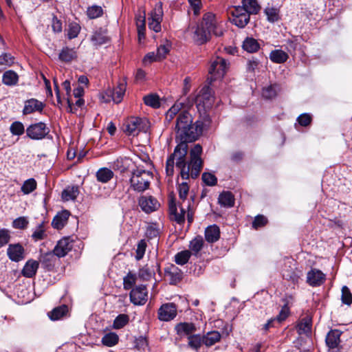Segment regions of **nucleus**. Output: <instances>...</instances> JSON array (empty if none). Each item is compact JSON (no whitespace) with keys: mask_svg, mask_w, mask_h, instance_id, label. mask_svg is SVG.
<instances>
[{"mask_svg":"<svg viewBox=\"0 0 352 352\" xmlns=\"http://www.w3.org/2000/svg\"><path fill=\"white\" fill-rule=\"evenodd\" d=\"M205 124L201 120L192 123L191 126H186L180 133H175V140L177 145L174 151L167 158L166 162V173L172 177L174 174V167L179 170V176L184 180L190 178L196 179L203 168V160L201 157L202 147L195 144L190 151L189 160H186L188 151V143L192 142L201 135Z\"/></svg>","mask_w":352,"mask_h":352,"instance_id":"obj_1","label":"nucleus"},{"mask_svg":"<svg viewBox=\"0 0 352 352\" xmlns=\"http://www.w3.org/2000/svg\"><path fill=\"white\" fill-rule=\"evenodd\" d=\"M212 34L221 36L223 35V29L221 25L217 21L215 15L208 12L204 15L201 22L197 25L193 38L198 45H202L210 39Z\"/></svg>","mask_w":352,"mask_h":352,"instance_id":"obj_2","label":"nucleus"},{"mask_svg":"<svg viewBox=\"0 0 352 352\" xmlns=\"http://www.w3.org/2000/svg\"><path fill=\"white\" fill-rule=\"evenodd\" d=\"M184 104L182 102H175L166 112V120L170 122L175 117L176 118L175 131L182 133L186 126H190L193 123L192 116L188 111L182 110Z\"/></svg>","mask_w":352,"mask_h":352,"instance_id":"obj_3","label":"nucleus"},{"mask_svg":"<svg viewBox=\"0 0 352 352\" xmlns=\"http://www.w3.org/2000/svg\"><path fill=\"white\" fill-rule=\"evenodd\" d=\"M152 178V173L149 171L141 169L134 170L130 179L131 186L135 191L144 192L149 188Z\"/></svg>","mask_w":352,"mask_h":352,"instance_id":"obj_4","label":"nucleus"},{"mask_svg":"<svg viewBox=\"0 0 352 352\" xmlns=\"http://www.w3.org/2000/svg\"><path fill=\"white\" fill-rule=\"evenodd\" d=\"M150 123L146 118L131 117L123 124V131L128 135L136 136L140 132H147Z\"/></svg>","mask_w":352,"mask_h":352,"instance_id":"obj_5","label":"nucleus"},{"mask_svg":"<svg viewBox=\"0 0 352 352\" xmlns=\"http://www.w3.org/2000/svg\"><path fill=\"white\" fill-rule=\"evenodd\" d=\"M228 68V64L223 58L216 57L212 62L209 68L210 77L208 78L209 83L211 84L212 81L221 78L226 74Z\"/></svg>","mask_w":352,"mask_h":352,"instance_id":"obj_6","label":"nucleus"},{"mask_svg":"<svg viewBox=\"0 0 352 352\" xmlns=\"http://www.w3.org/2000/svg\"><path fill=\"white\" fill-rule=\"evenodd\" d=\"M214 98L209 86L204 87L197 97V107L199 111L206 112L212 108Z\"/></svg>","mask_w":352,"mask_h":352,"instance_id":"obj_7","label":"nucleus"},{"mask_svg":"<svg viewBox=\"0 0 352 352\" xmlns=\"http://www.w3.org/2000/svg\"><path fill=\"white\" fill-rule=\"evenodd\" d=\"M230 21L240 28H244L250 21L249 14L241 6H234L229 11Z\"/></svg>","mask_w":352,"mask_h":352,"instance_id":"obj_8","label":"nucleus"},{"mask_svg":"<svg viewBox=\"0 0 352 352\" xmlns=\"http://www.w3.org/2000/svg\"><path fill=\"white\" fill-rule=\"evenodd\" d=\"M342 332L338 329L330 330L326 336L325 342L328 352H341L340 336Z\"/></svg>","mask_w":352,"mask_h":352,"instance_id":"obj_9","label":"nucleus"},{"mask_svg":"<svg viewBox=\"0 0 352 352\" xmlns=\"http://www.w3.org/2000/svg\"><path fill=\"white\" fill-rule=\"evenodd\" d=\"M50 132L49 128L42 122L31 124L26 129L27 135L32 140H41Z\"/></svg>","mask_w":352,"mask_h":352,"instance_id":"obj_10","label":"nucleus"},{"mask_svg":"<svg viewBox=\"0 0 352 352\" xmlns=\"http://www.w3.org/2000/svg\"><path fill=\"white\" fill-rule=\"evenodd\" d=\"M162 16V3H159L151 12V16L148 18V28L155 32H160Z\"/></svg>","mask_w":352,"mask_h":352,"instance_id":"obj_11","label":"nucleus"},{"mask_svg":"<svg viewBox=\"0 0 352 352\" xmlns=\"http://www.w3.org/2000/svg\"><path fill=\"white\" fill-rule=\"evenodd\" d=\"M177 307L174 303L162 305L158 310V318L162 321H170L177 316Z\"/></svg>","mask_w":352,"mask_h":352,"instance_id":"obj_12","label":"nucleus"},{"mask_svg":"<svg viewBox=\"0 0 352 352\" xmlns=\"http://www.w3.org/2000/svg\"><path fill=\"white\" fill-rule=\"evenodd\" d=\"M130 300L134 305H144L147 300L146 287L140 285L133 289L130 292Z\"/></svg>","mask_w":352,"mask_h":352,"instance_id":"obj_13","label":"nucleus"},{"mask_svg":"<svg viewBox=\"0 0 352 352\" xmlns=\"http://www.w3.org/2000/svg\"><path fill=\"white\" fill-rule=\"evenodd\" d=\"M138 203L141 209L146 213H151L153 211L157 210L160 206L157 200L151 196L141 197L139 199Z\"/></svg>","mask_w":352,"mask_h":352,"instance_id":"obj_14","label":"nucleus"},{"mask_svg":"<svg viewBox=\"0 0 352 352\" xmlns=\"http://www.w3.org/2000/svg\"><path fill=\"white\" fill-rule=\"evenodd\" d=\"M72 241L69 237H65L58 241L53 250V253L58 257L65 256L72 248Z\"/></svg>","mask_w":352,"mask_h":352,"instance_id":"obj_15","label":"nucleus"},{"mask_svg":"<svg viewBox=\"0 0 352 352\" xmlns=\"http://www.w3.org/2000/svg\"><path fill=\"white\" fill-rule=\"evenodd\" d=\"M25 250L20 243L10 244L7 250L8 258L14 262H19L24 258Z\"/></svg>","mask_w":352,"mask_h":352,"instance_id":"obj_16","label":"nucleus"},{"mask_svg":"<svg viewBox=\"0 0 352 352\" xmlns=\"http://www.w3.org/2000/svg\"><path fill=\"white\" fill-rule=\"evenodd\" d=\"M326 275L318 269H311L307 275V281L309 285L316 287L322 285L325 280Z\"/></svg>","mask_w":352,"mask_h":352,"instance_id":"obj_17","label":"nucleus"},{"mask_svg":"<svg viewBox=\"0 0 352 352\" xmlns=\"http://www.w3.org/2000/svg\"><path fill=\"white\" fill-rule=\"evenodd\" d=\"M177 333L180 336H186L188 338L195 334L197 328L193 323L181 322L175 326Z\"/></svg>","mask_w":352,"mask_h":352,"instance_id":"obj_18","label":"nucleus"},{"mask_svg":"<svg viewBox=\"0 0 352 352\" xmlns=\"http://www.w3.org/2000/svg\"><path fill=\"white\" fill-rule=\"evenodd\" d=\"M169 211L173 219L178 223L182 224L185 221V210L181 207L180 212H178L177 208L173 198L169 201Z\"/></svg>","mask_w":352,"mask_h":352,"instance_id":"obj_19","label":"nucleus"},{"mask_svg":"<svg viewBox=\"0 0 352 352\" xmlns=\"http://www.w3.org/2000/svg\"><path fill=\"white\" fill-rule=\"evenodd\" d=\"M70 213L67 210H63L58 213L52 221V226L57 230L62 229L67 223Z\"/></svg>","mask_w":352,"mask_h":352,"instance_id":"obj_20","label":"nucleus"},{"mask_svg":"<svg viewBox=\"0 0 352 352\" xmlns=\"http://www.w3.org/2000/svg\"><path fill=\"white\" fill-rule=\"evenodd\" d=\"M110 96L115 103H120L123 98L126 91V82L124 81L120 82L116 89L109 90Z\"/></svg>","mask_w":352,"mask_h":352,"instance_id":"obj_21","label":"nucleus"},{"mask_svg":"<svg viewBox=\"0 0 352 352\" xmlns=\"http://www.w3.org/2000/svg\"><path fill=\"white\" fill-rule=\"evenodd\" d=\"M220 238V230L217 225H212L205 230V239L208 243H214Z\"/></svg>","mask_w":352,"mask_h":352,"instance_id":"obj_22","label":"nucleus"},{"mask_svg":"<svg viewBox=\"0 0 352 352\" xmlns=\"http://www.w3.org/2000/svg\"><path fill=\"white\" fill-rule=\"evenodd\" d=\"M43 108V104L41 102L36 99H30L25 102V106L23 110V114H30L36 111H41Z\"/></svg>","mask_w":352,"mask_h":352,"instance_id":"obj_23","label":"nucleus"},{"mask_svg":"<svg viewBox=\"0 0 352 352\" xmlns=\"http://www.w3.org/2000/svg\"><path fill=\"white\" fill-rule=\"evenodd\" d=\"M39 263L36 261L29 260L26 262L22 270V274L27 278H32L35 276L38 268Z\"/></svg>","mask_w":352,"mask_h":352,"instance_id":"obj_24","label":"nucleus"},{"mask_svg":"<svg viewBox=\"0 0 352 352\" xmlns=\"http://www.w3.org/2000/svg\"><path fill=\"white\" fill-rule=\"evenodd\" d=\"M249 16L250 14H256L261 10V6L258 5L256 0H242V6Z\"/></svg>","mask_w":352,"mask_h":352,"instance_id":"obj_25","label":"nucleus"},{"mask_svg":"<svg viewBox=\"0 0 352 352\" xmlns=\"http://www.w3.org/2000/svg\"><path fill=\"white\" fill-rule=\"evenodd\" d=\"M166 274L169 277L171 285H176L182 279V272L175 266H172L168 270H166Z\"/></svg>","mask_w":352,"mask_h":352,"instance_id":"obj_26","label":"nucleus"},{"mask_svg":"<svg viewBox=\"0 0 352 352\" xmlns=\"http://www.w3.org/2000/svg\"><path fill=\"white\" fill-rule=\"evenodd\" d=\"M202 336L204 339V344L208 347L215 344L217 342H219L221 338L220 333L217 331L208 332L206 334Z\"/></svg>","mask_w":352,"mask_h":352,"instance_id":"obj_27","label":"nucleus"},{"mask_svg":"<svg viewBox=\"0 0 352 352\" xmlns=\"http://www.w3.org/2000/svg\"><path fill=\"white\" fill-rule=\"evenodd\" d=\"M113 172L107 168H100L96 174V179L101 183H107L113 177Z\"/></svg>","mask_w":352,"mask_h":352,"instance_id":"obj_28","label":"nucleus"},{"mask_svg":"<svg viewBox=\"0 0 352 352\" xmlns=\"http://www.w3.org/2000/svg\"><path fill=\"white\" fill-rule=\"evenodd\" d=\"M19 80L18 74L13 70L5 72L2 76V82L8 86L15 85Z\"/></svg>","mask_w":352,"mask_h":352,"instance_id":"obj_29","label":"nucleus"},{"mask_svg":"<svg viewBox=\"0 0 352 352\" xmlns=\"http://www.w3.org/2000/svg\"><path fill=\"white\" fill-rule=\"evenodd\" d=\"M77 57L76 52L73 48L65 47L60 51L58 58L63 62H70Z\"/></svg>","mask_w":352,"mask_h":352,"instance_id":"obj_30","label":"nucleus"},{"mask_svg":"<svg viewBox=\"0 0 352 352\" xmlns=\"http://www.w3.org/2000/svg\"><path fill=\"white\" fill-rule=\"evenodd\" d=\"M188 346L197 352L204 344L203 336L200 334H194L188 338Z\"/></svg>","mask_w":352,"mask_h":352,"instance_id":"obj_31","label":"nucleus"},{"mask_svg":"<svg viewBox=\"0 0 352 352\" xmlns=\"http://www.w3.org/2000/svg\"><path fill=\"white\" fill-rule=\"evenodd\" d=\"M218 201L224 207H232L234 204V198L231 192H223L219 195Z\"/></svg>","mask_w":352,"mask_h":352,"instance_id":"obj_32","label":"nucleus"},{"mask_svg":"<svg viewBox=\"0 0 352 352\" xmlns=\"http://www.w3.org/2000/svg\"><path fill=\"white\" fill-rule=\"evenodd\" d=\"M67 312L68 307L63 305L53 309L52 311L48 313V316L51 320H57L64 317Z\"/></svg>","mask_w":352,"mask_h":352,"instance_id":"obj_33","label":"nucleus"},{"mask_svg":"<svg viewBox=\"0 0 352 352\" xmlns=\"http://www.w3.org/2000/svg\"><path fill=\"white\" fill-rule=\"evenodd\" d=\"M79 194V189L78 186H68L62 192V199L68 201L76 199Z\"/></svg>","mask_w":352,"mask_h":352,"instance_id":"obj_34","label":"nucleus"},{"mask_svg":"<svg viewBox=\"0 0 352 352\" xmlns=\"http://www.w3.org/2000/svg\"><path fill=\"white\" fill-rule=\"evenodd\" d=\"M288 58V54L280 50H273L270 54V60L276 63H283L287 61Z\"/></svg>","mask_w":352,"mask_h":352,"instance_id":"obj_35","label":"nucleus"},{"mask_svg":"<svg viewBox=\"0 0 352 352\" xmlns=\"http://www.w3.org/2000/svg\"><path fill=\"white\" fill-rule=\"evenodd\" d=\"M91 40L94 45L98 46L106 43L108 41V37L105 31L100 29L94 33Z\"/></svg>","mask_w":352,"mask_h":352,"instance_id":"obj_36","label":"nucleus"},{"mask_svg":"<svg viewBox=\"0 0 352 352\" xmlns=\"http://www.w3.org/2000/svg\"><path fill=\"white\" fill-rule=\"evenodd\" d=\"M300 272L296 268L291 267L283 270V276L285 279L292 280L293 283L297 282L300 277Z\"/></svg>","mask_w":352,"mask_h":352,"instance_id":"obj_37","label":"nucleus"},{"mask_svg":"<svg viewBox=\"0 0 352 352\" xmlns=\"http://www.w3.org/2000/svg\"><path fill=\"white\" fill-rule=\"evenodd\" d=\"M203 245V238L201 236H197L190 242V252H192L193 254L197 255L199 253V252L202 249Z\"/></svg>","mask_w":352,"mask_h":352,"instance_id":"obj_38","label":"nucleus"},{"mask_svg":"<svg viewBox=\"0 0 352 352\" xmlns=\"http://www.w3.org/2000/svg\"><path fill=\"white\" fill-rule=\"evenodd\" d=\"M119 340V337L117 333L114 332H110L106 333L102 338V343L103 345L107 346H113L116 345Z\"/></svg>","mask_w":352,"mask_h":352,"instance_id":"obj_39","label":"nucleus"},{"mask_svg":"<svg viewBox=\"0 0 352 352\" xmlns=\"http://www.w3.org/2000/svg\"><path fill=\"white\" fill-rule=\"evenodd\" d=\"M260 47L257 41L253 38H247L243 43V48L250 53L256 52Z\"/></svg>","mask_w":352,"mask_h":352,"instance_id":"obj_40","label":"nucleus"},{"mask_svg":"<svg viewBox=\"0 0 352 352\" xmlns=\"http://www.w3.org/2000/svg\"><path fill=\"white\" fill-rule=\"evenodd\" d=\"M144 102L147 106L157 109L160 107V100L158 95L151 94L144 97Z\"/></svg>","mask_w":352,"mask_h":352,"instance_id":"obj_41","label":"nucleus"},{"mask_svg":"<svg viewBox=\"0 0 352 352\" xmlns=\"http://www.w3.org/2000/svg\"><path fill=\"white\" fill-rule=\"evenodd\" d=\"M311 322L309 318H302L298 324L296 329L299 334H307L310 332Z\"/></svg>","mask_w":352,"mask_h":352,"instance_id":"obj_42","label":"nucleus"},{"mask_svg":"<svg viewBox=\"0 0 352 352\" xmlns=\"http://www.w3.org/2000/svg\"><path fill=\"white\" fill-rule=\"evenodd\" d=\"M136 25L138 29V38L140 41L142 38H145V15L143 16L140 15L136 18Z\"/></svg>","mask_w":352,"mask_h":352,"instance_id":"obj_43","label":"nucleus"},{"mask_svg":"<svg viewBox=\"0 0 352 352\" xmlns=\"http://www.w3.org/2000/svg\"><path fill=\"white\" fill-rule=\"evenodd\" d=\"M279 91V87L277 85H271L267 87L263 88L262 96L266 99H272L275 98Z\"/></svg>","mask_w":352,"mask_h":352,"instance_id":"obj_44","label":"nucleus"},{"mask_svg":"<svg viewBox=\"0 0 352 352\" xmlns=\"http://www.w3.org/2000/svg\"><path fill=\"white\" fill-rule=\"evenodd\" d=\"M103 14L101 6L94 5L87 8V15L90 19H97Z\"/></svg>","mask_w":352,"mask_h":352,"instance_id":"obj_45","label":"nucleus"},{"mask_svg":"<svg viewBox=\"0 0 352 352\" xmlns=\"http://www.w3.org/2000/svg\"><path fill=\"white\" fill-rule=\"evenodd\" d=\"M129 317L126 314H120L114 320L113 323V328L115 329H120L123 328L128 324Z\"/></svg>","mask_w":352,"mask_h":352,"instance_id":"obj_46","label":"nucleus"},{"mask_svg":"<svg viewBox=\"0 0 352 352\" xmlns=\"http://www.w3.org/2000/svg\"><path fill=\"white\" fill-rule=\"evenodd\" d=\"M32 239L35 241L44 239L47 237L45 234V223L43 221L36 227L32 234Z\"/></svg>","mask_w":352,"mask_h":352,"instance_id":"obj_47","label":"nucleus"},{"mask_svg":"<svg viewBox=\"0 0 352 352\" xmlns=\"http://www.w3.org/2000/svg\"><path fill=\"white\" fill-rule=\"evenodd\" d=\"M191 255L189 250H184L178 252L175 256V261L177 264L183 265L188 263Z\"/></svg>","mask_w":352,"mask_h":352,"instance_id":"obj_48","label":"nucleus"},{"mask_svg":"<svg viewBox=\"0 0 352 352\" xmlns=\"http://www.w3.org/2000/svg\"><path fill=\"white\" fill-rule=\"evenodd\" d=\"M36 180L30 178L24 182L21 189L25 195H28L34 191L36 188Z\"/></svg>","mask_w":352,"mask_h":352,"instance_id":"obj_49","label":"nucleus"},{"mask_svg":"<svg viewBox=\"0 0 352 352\" xmlns=\"http://www.w3.org/2000/svg\"><path fill=\"white\" fill-rule=\"evenodd\" d=\"M136 276L131 272H129L127 275L123 278L124 289L129 290L133 287L135 284Z\"/></svg>","mask_w":352,"mask_h":352,"instance_id":"obj_50","label":"nucleus"},{"mask_svg":"<svg viewBox=\"0 0 352 352\" xmlns=\"http://www.w3.org/2000/svg\"><path fill=\"white\" fill-rule=\"evenodd\" d=\"M177 191L179 199L183 201L186 200L189 192V185L188 182H183L181 184H179L177 186Z\"/></svg>","mask_w":352,"mask_h":352,"instance_id":"obj_51","label":"nucleus"},{"mask_svg":"<svg viewBox=\"0 0 352 352\" xmlns=\"http://www.w3.org/2000/svg\"><path fill=\"white\" fill-rule=\"evenodd\" d=\"M10 132L14 135H21L25 131L24 126L21 122H14L10 126Z\"/></svg>","mask_w":352,"mask_h":352,"instance_id":"obj_52","label":"nucleus"},{"mask_svg":"<svg viewBox=\"0 0 352 352\" xmlns=\"http://www.w3.org/2000/svg\"><path fill=\"white\" fill-rule=\"evenodd\" d=\"M265 13L267 16V20L270 22L277 21L279 19L278 11L274 8H266Z\"/></svg>","mask_w":352,"mask_h":352,"instance_id":"obj_53","label":"nucleus"},{"mask_svg":"<svg viewBox=\"0 0 352 352\" xmlns=\"http://www.w3.org/2000/svg\"><path fill=\"white\" fill-rule=\"evenodd\" d=\"M201 179L206 185L209 186H215L217 182L216 176L210 173H204Z\"/></svg>","mask_w":352,"mask_h":352,"instance_id":"obj_54","label":"nucleus"},{"mask_svg":"<svg viewBox=\"0 0 352 352\" xmlns=\"http://www.w3.org/2000/svg\"><path fill=\"white\" fill-rule=\"evenodd\" d=\"M342 302L344 304L350 305L352 303V294L346 286H343L342 288Z\"/></svg>","mask_w":352,"mask_h":352,"instance_id":"obj_55","label":"nucleus"},{"mask_svg":"<svg viewBox=\"0 0 352 352\" xmlns=\"http://www.w3.org/2000/svg\"><path fill=\"white\" fill-rule=\"evenodd\" d=\"M10 238V232L8 229H0V247H3L8 244Z\"/></svg>","mask_w":352,"mask_h":352,"instance_id":"obj_56","label":"nucleus"},{"mask_svg":"<svg viewBox=\"0 0 352 352\" xmlns=\"http://www.w3.org/2000/svg\"><path fill=\"white\" fill-rule=\"evenodd\" d=\"M170 52V46L169 45H160L157 49L156 55L159 59V60H162L164 59L166 55Z\"/></svg>","mask_w":352,"mask_h":352,"instance_id":"obj_57","label":"nucleus"},{"mask_svg":"<svg viewBox=\"0 0 352 352\" xmlns=\"http://www.w3.org/2000/svg\"><path fill=\"white\" fill-rule=\"evenodd\" d=\"M267 223V218L262 214H258L256 217H255L252 222V227L255 229H258V228L265 226Z\"/></svg>","mask_w":352,"mask_h":352,"instance_id":"obj_58","label":"nucleus"},{"mask_svg":"<svg viewBox=\"0 0 352 352\" xmlns=\"http://www.w3.org/2000/svg\"><path fill=\"white\" fill-rule=\"evenodd\" d=\"M146 244L144 240L139 241L136 249L135 258L138 261L142 259L146 251Z\"/></svg>","mask_w":352,"mask_h":352,"instance_id":"obj_59","label":"nucleus"},{"mask_svg":"<svg viewBox=\"0 0 352 352\" xmlns=\"http://www.w3.org/2000/svg\"><path fill=\"white\" fill-rule=\"evenodd\" d=\"M28 225V221L24 217H19L12 222V226L16 229H24Z\"/></svg>","mask_w":352,"mask_h":352,"instance_id":"obj_60","label":"nucleus"},{"mask_svg":"<svg viewBox=\"0 0 352 352\" xmlns=\"http://www.w3.org/2000/svg\"><path fill=\"white\" fill-rule=\"evenodd\" d=\"M13 63V57L11 54L4 53L0 56V67L11 66Z\"/></svg>","mask_w":352,"mask_h":352,"instance_id":"obj_61","label":"nucleus"},{"mask_svg":"<svg viewBox=\"0 0 352 352\" xmlns=\"http://www.w3.org/2000/svg\"><path fill=\"white\" fill-rule=\"evenodd\" d=\"M289 314V308L287 304L284 305L280 311L278 315L274 318L276 320H278L279 322L284 321Z\"/></svg>","mask_w":352,"mask_h":352,"instance_id":"obj_62","label":"nucleus"},{"mask_svg":"<svg viewBox=\"0 0 352 352\" xmlns=\"http://www.w3.org/2000/svg\"><path fill=\"white\" fill-rule=\"evenodd\" d=\"M153 274V271H151L148 266L146 265L140 270L139 276L144 280H148L150 278H151Z\"/></svg>","mask_w":352,"mask_h":352,"instance_id":"obj_63","label":"nucleus"},{"mask_svg":"<svg viewBox=\"0 0 352 352\" xmlns=\"http://www.w3.org/2000/svg\"><path fill=\"white\" fill-rule=\"evenodd\" d=\"M297 121L302 126H307L311 122V116L308 113H302L298 116Z\"/></svg>","mask_w":352,"mask_h":352,"instance_id":"obj_64","label":"nucleus"}]
</instances>
